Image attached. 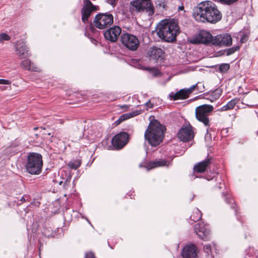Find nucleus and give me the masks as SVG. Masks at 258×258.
Returning a JSON list of instances; mask_svg holds the SVG:
<instances>
[{
  "mask_svg": "<svg viewBox=\"0 0 258 258\" xmlns=\"http://www.w3.org/2000/svg\"><path fill=\"white\" fill-rule=\"evenodd\" d=\"M239 49V47L236 46L235 47H232L229 49H227L225 50V52L226 53L227 55H230L233 53H234L236 51Z\"/></svg>",
  "mask_w": 258,
  "mask_h": 258,
  "instance_id": "473e14b6",
  "label": "nucleus"
},
{
  "mask_svg": "<svg viewBox=\"0 0 258 258\" xmlns=\"http://www.w3.org/2000/svg\"><path fill=\"white\" fill-rule=\"evenodd\" d=\"M95 9V7L89 0H85L84 5L81 10L82 20L86 23L92 12Z\"/></svg>",
  "mask_w": 258,
  "mask_h": 258,
  "instance_id": "f8f14e48",
  "label": "nucleus"
},
{
  "mask_svg": "<svg viewBox=\"0 0 258 258\" xmlns=\"http://www.w3.org/2000/svg\"><path fill=\"white\" fill-rule=\"evenodd\" d=\"M196 86H191L189 88H184L180 90L177 92L171 93L169 96L173 100L178 99H185L187 98L189 95L194 91V88Z\"/></svg>",
  "mask_w": 258,
  "mask_h": 258,
  "instance_id": "2eb2a0df",
  "label": "nucleus"
},
{
  "mask_svg": "<svg viewBox=\"0 0 258 258\" xmlns=\"http://www.w3.org/2000/svg\"><path fill=\"white\" fill-rule=\"evenodd\" d=\"M81 161L80 159H76L71 161L68 163V166L72 169H77L81 165Z\"/></svg>",
  "mask_w": 258,
  "mask_h": 258,
  "instance_id": "cd10ccee",
  "label": "nucleus"
},
{
  "mask_svg": "<svg viewBox=\"0 0 258 258\" xmlns=\"http://www.w3.org/2000/svg\"><path fill=\"white\" fill-rule=\"evenodd\" d=\"M145 105L147 106L148 108H151L153 107V105L150 101L146 103Z\"/></svg>",
  "mask_w": 258,
  "mask_h": 258,
  "instance_id": "79ce46f5",
  "label": "nucleus"
},
{
  "mask_svg": "<svg viewBox=\"0 0 258 258\" xmlns=\"http://www.w3.org/2000/svg\"><path fill=\"white\" fill-rule=\"evenodd\" d=\"M193 16L198 22L215 24L222 18V14L216 5L211 1L201 3Z\"/></svg>",
  "mask_w": 258,
  "mask_h": 258,
  "instance_id": "f257e3e1",
  "label": "nucleus"
},
{
  "mask_svg": "<svg viewBox=\"0 0 258 258\" xmlns=\"http://www.w3.org/2000/svg\"><path fill=\"white\" fill-rule=\"evenodd\" d=\"M193 86H196L194 88V91L197 89L200 92L204 91V85L202 83L198 82L196 84L194 85Z\"/></svg>",
  "mask_w": 258,
  "mask_h": 258,
  "instance_id": "2f4dec72",
  "label": "nucleus"
},
{
  "mask_svg": "<svg viewBox=\"0 0 258 258\" xmlns=\"http://www.w3.org/2000/svg\"><path fill=\"white\" fill-rule=\"evenodd\" d=\"M219 183H220V185L219 186V188H222V185L224 186V183H222L221 182H220V181H219Z\"/></svg>",
  "mask_w": 258,
  "mask_h": 258,
  "instance_id": "c03bdc74",
  "label": "nucleus"
},
{
  "mask_svg": "<svg viewBox=\"0 0 258 258\" xmlns=\"http://www.w3.org/2000/svg\"><path fill=\"white\" fill-rule=\"evenodd\" d=\"M194 229L199 238L205 241L210 240V231L207 225L203 223H199L195 225Z\"/></svg>",
  "mask_w": 258,
  "mask_h": 258,
  "instance_id": "1a4fd4ad",
  "label": "nucleus"
},
{
  "mask_svg": "<svg viewBox=\"0 0 258 258\" xmlns=\"http://www.w3.org/2000/svg\"><path fill=\"white\" fill-rule=\"evenodd\" d=\"M238 100L237 98L233 99L229 101L225 105L221 108V111H226L233 109L235 105L238 103Z\"/></svg>",
  "mask_w": 258,
  "mask_h": 258,
  "instance_id": "393cba45",
  "label": "nucleus"
},
{
  "mask_svg": "<svg viewBox=\"0 0 258 258\" xmlns=\"http://www.w3.org/2000/svg\"><path fill=\"white\" fill-rule=\"evenodd\" d=\"M204 250L205 252L209 254L211 251V246L210 244H207L204 246Z\"/></svg>",
  "mask_w": 258,
  "mask_h": 258,
  "instance_id": "e433bc0d",
  "label": "nucleus"
},
{
  "mask_svg": "<svg viewBox=\"0 0 258 258\" xmlns=\"http://www.w3.org/2000/svg\"><path fill=\"white\" fill-rule=\"evenodd\" d=\"M11 81L9 80L0 79V85H10Z\"/></svg>",
  "mask_w": 258,
  "mask_h": 258,
  "instance_id": "58836bf2",
  "label": "nucleus"
},
{
  "mask_svg": "<svg viewBox=\"0 0 258 258\" xmlns=\"http://www.w3.org/2000/svg\"><path fill=\"white\" fill-rule=\"evenodd\" d=\"M194 199V197H192V198L190 199V201H191L192 200V199Z\"/></svg>",
  "mask_w": 258,
  "mask_h": 258,
  "instance_id": "09e8293b",
  "label": "nucleus"
},
{
  "mask_svg": "<svg viewBox=\"0 0 258 258\" xmlns=\"http://www.w3.org/2000/svg\"><path fill=\"white\" fill-rule=\"evenodd\" d=\"M221 35H217L214 37H212L211 42L212 44L214 45H219L221 46Z\"/></svg>",
  "mask_w": 258,
  "mask_h": 258,
  "instance_id": "c85d7f7f",
  "label": "nucleus"
},
{
  "mask_svg": "<svg viewBox=\"0 0 258 258\" xmlns=\"http://www.w3.org/2000/svg\"><path fill=\"white\" fill-rule=\"evenodd\" d=\"M171 165V162L164 159H156L148 162L144 167L149 170L157 167H168Z\"/></svg>",
  "mask_w": 258,
  "mask_h": 258,
  "instance_id": "dca6fc26",
  "label": "nucleus"
},
{
  "mask_svg": "<svg viewBox=\"0 0 258 258\" xmlns=\"http://www.w3.org/2000/svg\"><path fill=\"white\" fill-rule=\"evenodd\" d=\"M213 107L210 105L204 104L196 108V117L197 120L202 122L205 126L210 125L208 116L213 111Z\"/></svg>",
  "mask_w": 258,
  "mask_h": 258,
  "instance_id": "423d86ee",
  "label": "nucleus"
},
{
  "mask_svg": "<svg viewBox=\"0 0 258 258\" xmlns=\"http://www.w3.org/2000/svg\"><path fill=\"white\" fill-rule=\"evenodd\" d=\"M211 164V159L207 158L205 160L196 163L193 168L195 173H200L206 171Z\"/></svg>",
  "mask_w": 258,
  "mask_h": 258,
  "instance_id": "6ab92c4d",
  "label": "nucleus"
},
{
  "mask_svg": "<svg viewBox=\"0 0 258 258\" xmlns=\"http://www.w3.org/2000/svg\"><path fill=\"white\" fill-rule=\"evenodd\" d=\"M235 214L237 215V211L236 209L235 210Z\"/></svg>",
  "mask_w": 258,
  "mask_h": 258,
  "instance_id": "49530a36",
  "label": "nucleus"
},
{
  "mask_svg": "<svg viewBox=\"0 0 258 258\" xmlns=\"http://www.w3.org/2000/svg\"><path fill=\"white\" fill-rule=\"evenodd\" d=\"M220 2L223 4L227 5H231L235 2H236L238 0H219Z\"/></svg>",
  "mask_w": 258,
  "mask_h": 258,
  "instance_id": "c9c22d12",
  "label": "nucleus"
},
{
  "mask_svg": "<svg viewBox=\"0 0 258 258\" xmlns=\"http://www.w3.org/2000/svg\"><path fill=\"white\" fill-rule=\"evenodd\" d=\"M20 67L23 69L33 72H39L40 69L36 67L29 59H26L22 60L20 63Z\"/></svg>",
  "mask_w": 258,
  "mask_h": 258,
  "instance_id": "412c9836",
  "label": "nucleus"
},
{
  "mask_svg": "<svg viewBox=\"0 0 258 258\" xmlns=\"http://www.w3.org/2000/svg\"><path fill=\"white\" fill-rule=\"evenodd\" d=\"M71 178H60V180L57 181L56 179L53 180V182L58 184L60 186H62V188L67 189L70 185Z\"/></svg>",
  "mask_w": 258,
  "mask_h": 258,
  "instance_id": "b1692460",
  "label": "nucleus"
},
{
  "mask_svg": "<svg viewBox=\"0 0 258 258\" xmlns=\"http://www.w3.org/2000/svg\"><path fill=\"white\" fill-rule=\"evenodd\" d=\"M207 179H208V180H211V179H212L213 178H207Z\"/></svg>",
  "mask_w": 258,
  "mask_h": 258,
  "instance_id": "de8ad7c7",
  "label": "nucleus"
},
{
  "mask_svg": "<svg viewBox=\"0 0 258 258\" xmlns=\"http://www.w3.org/2000/svg\"><path fill=\"white\" fill-rule=\"evenodd\" d=\"M129 10L131 13L146 11L149 16L154 14V8L151 0H134L130 3Z\"/></svg>",
  "mask_w": 258,
  "mask_h": 258,
  "instance_id": "20e7f679",
  "label": "nucleus"
},
{
  "mask_svg": "<svg viewBox=\"0 0 258 258\" xmlns=\"http://www.w3.org/2000/svg\"><path fill=\"white\" fill-rule=\"evenodd\" d=\"M10 39V37L6 33H3L0 34V43H4V41H8Z\"/></svg>",
  "mask_w": 258,
  "mask_h": 258,
  "instance_id": "f704fd0d",
  "label": "nucleus"
},
{
  "mask_svg": "<svg viewBox=\"0 0 258 258\" xmlns=\"http://www.w3.org/2000/svg\"><path fill=\"white\" fill-rule=\"evenodd\" d=\"M202 218V213L198 209H196L191 215L190 218L191 220L197 222Z\"/></svg>",
  "mask_w": 258,
  "mask_h": 258,
  "instance_id": "a878e982",
  "label": "nucleus"
},
{
  "mask_svg": "<svg viewBox=\"0 0 258 258\" xmlns=\"http://www.w3.org/2000/svg\"><path fill=\"white\" fill-rule=\"evenodd\" d=\"M146 70H148L149 72L154 77L158 76L160 74L159 70L154 68H146Z\"/></svg>",
  "mask_w": 258,
  "mask_h": 258,
  "instance_id": "7c9ffc66",
  "label": "nucleus"
},
{
  "mask_svg": "<svg viewBox=\"0 0 258 258\" xmlns=\"http://www.w3.org/2000/svg\"><path fill=\"white\" fill-rule=\"evenodd\" d=\"M15 53L20 59L25 58L30 55L25 43L22 40L18 41L15 45Z\"/></svg>",
  "mask_w": 258,
  "mask_h": 258,
  "instance_id": "4468645a",
  "label": "nucleus"
},
{
  "mask_svg": "<svg viewBox=\"0 0 258 258\" xmlns=\"http://www.w3.org/2000/svg\"><path fill=\"white\" fill-rule=\"evenodd\" d=\"M117 2V0H106V2L112 6L113 7H114L115 5L116 4Z\"/></svg>",
  "mask_w": 258,
  "mask_h": 258,
  "instance_id": "ea45409f",
  "label": "nucleus"
},
{
  "mask_svg": "<svg viewBox=\"0 0 258 258\" xmlns=\"http://www.w3.org/2000/svg\"><path fill=\"white\" fill-rule=\"evenodd\" d=\"M113 23V16L109 13H99L93 20L94 25L97 28L103 29L110 26Z\"/></svg>",
  "mask_w": 258,
  "mask_h": 258,
  "instance_id": "0eeeda50",
  "label": "nucleus"
},
{
  "mask_svg": "<svg viewBox=\"0 0 258 258\" xmlns=\"http://www.w3.org/2000/svg\"><path fill=\"white\" fill-rule=\"evenodd\" d=\"M42 165V156L40 154L31 153L28 155L26 169L31 174H39L41 171Z\"/></svg>",
  "mask_w": 258,
  "mask_h": 258,
  "instance_id": "39448f33",
  "label": "nucleus"
},
{
  "mask_svg": "<svg viewBox=\"0 0 258 258\" xmlns=\"http://www.w3.org/2000/svg\"><path fill=\"white\" fill-rule=\"evenodd\" d=\"M196 247L193 245H186L182 249L183 258H197Z\"/></svg>",
  "mask_w": 258,
  "mask_h": 258,
  "instance_id": "a211bd4d",
  "label": "nucleus"
},
{
  "mask_svg": "<svg viewBox=\"0 0 258 258\" xmlns=\"http://www.w3.org/2000/svg\"><path fill=\"white\" fill-rule=\"evenodd\" d=\"M142 113L141 110H136L131 112H129L127 113H125L121 115L120 116V120H122L123 121L131 118L132 117H135Z\"/></svg>",
  "mask_w": 258,
  "mask_h": 258,
  "instance_id": "4be33fe9",
  "label": "nucleus"
},
{
  "mask_svg": "<svg viewBox=\"0 0 258 258\" xmlns=\"http://www.w3.org/2000/svg\"><path fill=\"white\" fill-rule=\"evenodd\" d=\"M85 258H95L92 252H88L86 254Z\"/></svg>",
  "mask_w": 258,
  "mask_h": 258,
  "instance_id": "a19ab883",
  "label": "nucleus"
},
{
  "mask_svg": "<svg viewBox=\"0 0 258 258\" xmlns=\"http://www.w3.org/2000/svg\"><path fill=\"white\" fill-rule=\"evenodd\" d=\"M25 197L24 196L22 197L21 199H20V201H21L22 202H25Z\"/></svg>",
  "mask_w": 258,
  "mask_h": 258,
  "instance_id": "a18cd8bd",
  "label": "nucleus"
},
{
  "mask_svg": "<svg viewBox=\"0 0 258 258\" xmlns=\"http://www.w3.org/2000/svg\"><path fill=\"white\" fill-rule=\"evenodd\" d=\"M163 54V51L161 48L157 47H151L148 51V55L150 59L155 61L162 57Z\"/></svg>",
  "mask_w": 258,
  "mask_h": 258,
  "instance_id": "aec40b11",
  "label": "nucleus"
},
{
  "mask_svg": "<svg viewBox=\"0 0 258 258\" xmlns=\"http://www.w3.org/2000/svg\"><path fill=\"white\" fill-rule=\"evenodd\" d=\"M219 180H221V178H219Z\"/></svg>",
  "mask_w": 258,
  "mask_h": 258,
  "instance_id": "3c124183",
  "label": "nucleus"
},
{
  "mask_svg": "<svg viewBox=\"0 0 258 258\" xmlns=\"http://www.w3.org/2000/svg\"><path fill=\"white\" fill-rule=\"evenodd\" d=\"M248 35L246 34H244L241 37L240 42L242 43H245L248 39Z\"/></svg>",
  "mask_w": 258,
  "mask_h": 258,
  "instance_id": "4c0bfd02",
  "label": "nucleus"
},
{
  "mask_svg": "<svg viewBox=\"0 0 258 258\" xmlns=\"http://www.w3.org/2000/svg\"><path fill=\"white\" fill-rule=\"evenodd\" d=\"M165 130L157 120H152L145 133V138L151 146H156L162 141Z\"/></svg>",
  "mask_w": 258,
  "mask_h": 258,
  "instance_id": "7ed1b4c3",
  "label": "nucleus"
},
{
  "mask_svg": "<svg viewBox=\"0 0 258 258\" xmlns=\"http://www.w3.org/2000/svg\"><path fill=\"white\" fill-rule=\"evenodd\" d=\"M221 46H229L232 44V38L230 35L225 34L224 35H221Z\"/></svg>",
  "mask_w": 258,
  "mask_h": 258,
  "instance_id": "5701e85b",
  "label": "nucleus"
},
{
  "mask_svg": "<svg viewBox=\"0 0 258 258\" xmlns=\"http://www.w3.org/2000/svg\"><path fill=\"white\" fill-rule=\"evenodd\" d=\"M230 68V66L228 63H223L220 65L219 70L221 72L225 73L227 72Z\"/></svg>",
  "mask_w": 258,
  "mask_h": 258,
  "instance_id": "72a5a7b5",
  "label": "nucleus"
},
{
  "mask_svg": "<svg viewBox=\"0 0 258 258\" xmlns=\"http://www.w3.org/2000/svg\"><path fill=\"white\" fill-rule=\"evenodd\" d=\"M128 135L126 133H121L115 135L112 139L113 146L117 149L123 148L127 143Z\"/></svg>",
  "mask_w": 258,
  "mask_h": 258,
  "instance_id": "9b49d317",
  "label": "nucleus"
},
{
  "mask_svg": "<svg viewBox=\"0 0 258 258\" xmlns=\"http://www.w3.org/2000/svg\"><path fill=\"white\" fill-rule=\"evenodd\" d=\"M178 137L182 141H188L194 137L192 127L190 125H183L178 133Z\"/></svg>",
  "mask_w": 258,
  "mask_h": 258,
  "instance_id": "9d476101",
  "label": "nucleus"
},
{
  "mask_svg": "<svg viewBox=\"0 0 258 258\" xmlns=\"http://www.w3.org/2000/svg\"><path fill=\"white\" fill-rule=\"evenodd\" d=\"M122 121H123V120H120L119 117V118L115 122V123H116V125H118L120 124Z\"/></svg>",
  "mask_w": 258,
  "mask_h": 258,
  "instance_id": "37998d69",
  "label": "nucleus"
},
{
  "mask_svg": "<svg viewBox=\"0 0 258 258\" xmlns=\"http://www.w3.org/2000/svg\"><path fill=\"white\" fill-rule=\"evenodd\" d=\"M121 43L128 49L134 51L137 49L139 46V41L138 38L131 34L123 33L120 37Z\"/></svg>",
  "mask_w": 258,
  "mask_h": 258,
  "instance_id": "6e6552de",
  "label": "nucleus"
},
{
  "mask_svg": "<svg viewBox=\"0 0 258 258\" xmlns=\"http://www.w3.org/2000/svg\"><path fill=\"white\" fill-rule=\"evenodd\" d=\"M121 32V28L117 26L110 28L104 33L106 40L111 42H115L118 39Z\"/></svg>",
  "mask_w": 258,
  "mask_h": 258,
  "instance_id": "ddd939ff",
  "label": "nucleus"
},
{
  "mask_svg": "<svg viewBox=\"0 0 258 258\" xmlns=\"http://www.w3.org/2000/svg\"><path fill=\"white\" fill-rule=\"evenodd\" d=\"M157 35L167 42H172L176 39L180 33L179 28L176 22L171 20H163L157 25Z\"/></svg>",
  "mask_w": 258,
  "mask_h": 258,
  "instance_id": "f03ea898",
  "label": "nucleus"
},
{
  "mask_svg": "<svg viewBox=\"0 0 258 258\" xmlns=\"http://www.w3.org/2000/svg\"><path fill=\"white\" fill-rule=\"evenodd\" d=\"M36 129H37V127H35L34 128V130H36Z\"/></svg>",
  "mask_w": 258,
  "mask_h": 258,
  "instance_id": "8fccbe9b",
  "label": "nucleus"
},
{
  "mask_svg": "<svg viewBox=\"0 0 258 258\" xmlns=\"http://www.w3.org/2000/svg\"><path fill=\"white\" fill-rule=\"evenodd\" d=\"M223 196L226 197L225 199L226 202L231 204V208L234 209L235 208L236 205L234 202H232V201H233V200L232 199H230V196L229 195V194L227 192L226 194H225V192H223Z\"/></svg>",
  "mask_w": 258,
  "mask_h": 258,
  "instance_id": "c756f323",
  "label": "nucleus"
},
{
  "mask_svg": "<svg viewBox=\"0 0 258 258\" xmlns=\"http://www.w3.org/2000/svg\"><path fill=\"white\" fill-rule=\"evenodd\" d=\"M212 36L211 34L205 30L201 31L197 36L194 38L191 41V42L192 43H208L211 41V38Z\"/></svg>",
  "mask_w": 258,
  "mask_h": 258,
  "instance_id": "f3484780",
  "label": "nucleus"
},
{
  "mask_svg": "<svg viewBox=\"0 0 258 258\" xmlns=\"http://www.w3.org/2000/svg\"><path fill=\"white\" fill-rule=\"evenodd\" d=\"M221 94V91L220 89H216L211 94L209 100L211 102H213L218 99L220 97Z\"/></svg>",
  "mask_w": 258,
  "mask_h": 258,
  "instance_id": "bb28decb",
  "label": "nucleus"
}]
</instances>
